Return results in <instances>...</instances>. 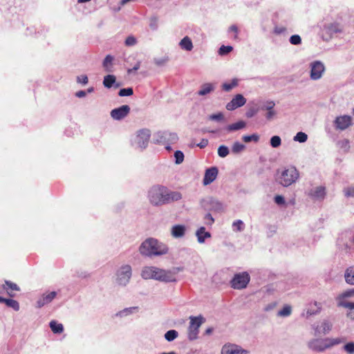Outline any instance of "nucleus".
<instances>
[{"label":"nucleus","mask_w":354,"mask_h":354,"mask_svg":"<svg viewBox=\"0 0 354 354\" xmlns=\"http://www.w3.org/2000/svg\"><path fill=\"white\" fill-rule=\"evenodd\" d=\"M148 198L152 205L159 207L180 200L182 194L171 191L165 186L156 185L148 191Z\"/></svg>","instance_id":"nucleus-1"},{"label":"nucleus","mask_w":354,"mask_h":354,"mask_svg":"<svg viewBox=\"0 0 354 354\" xmlns=\"http://www.w3.org/2000/svg\"><path fill=\"white\" fill-rule=\"evenodd\" d=\"M169 248L166 244L154 238L145 239L139 247V252L147 257H159L167 254Z\"/></svg>","instance_id":"nucleus-2"},{"label":"nucleus","mask_w":354,"mask_h":354,"mask_svg":"<svg viewBox=\"0 0 354 354\" xmlns=\"http://www.w3.org/2000/svg\"><path fill=\"white\" fill-rule=\"evenodd\" d=\"M140 275L145 280L154 279L165 283L176 281L175 271L167 270L156 266H145L141 270Z\"/></svg>","instance_id":"nucleus-3"},{"label":"nucleus","mask_w":354,"mask_h":354,"mask_svg":"<svg viewBox=\"0 0 354 354\" xmlns=\"http://www.w3.org/2000/svg\"><path fill=\"white\" fill-rule=\"evenodd\" d=\"M346 341L344 337H326L324 339L314 338L308 341L307 346L308 348L317 353H323L327 349L340 344Z\"/></svg>","instance_id":"nucleus-4"},{"label":"nucleus","mask_w":354,"mask_h":354,"mask_svg":"<svg viewBox=\"0 0 354 354\" xmlns=\"http://www.w3.org/2000/svg\"><path fill=\"white\" fill-rule=\"evenodd\" d=\"M299 176L295 167L290 166L282 171L277 170V181L283 187H288L295 183Z\"/></svg>","instance_id":"nucleus-5"},{"label":"nucleus","mask_w":354,"mask_h":354,"mask_svg":"<svg viewBox=\"0 0 354 354\" xmlns=\"http://www.w3.org/2000/svg\"><path fill=\"white\" fill-rule=\"evenodd\" d=\"M131 276V266L129 264H124L115 272V283L120 286L124 287L129 283Z\"/></svg>","instance_id":"nucleus-6"},{"label":"nucleus","mask_w":354,"mask_h":354,"mask_svg":"<svg viewBox=\"0 0 354 354\" xmlns=\"http://www.w3.org/2000/svg\"><path fill=\"white\" fill-rule=\"evenodd\" d=\"M189 325L188 326L187 337L189 340L194 341L198 338L199 333V328L205 322V318L201 316H190L189 317Z\"/></svg>","instance_id":"nucleus-7"},{"label":"nucleus","mask_w":354,"mask_h":354,"mask_svg":"<svg viewBox=\"0 0 354 354\" xmlns=\"http://www.w3.org/2000/svg\"><path fill=\"white\" fill-rule=\"evenodd\" d=\"M151 137V131L147 129H142L137 131L135 137L132 139V145L140 149H145Z\"/></svg>","instance_id":"nucleus-8"},{"label":"nucleus","mask_w":354,"mask_h":354,"mask_svg":"<svg viewBox=\"0 0 354 354\" xmlns=\"http://www.w3.org/2000/svg\"><path fill=\"white\" fill-rule=\"evenodd\" d=\"M250 280V274L247 272L235 274L230 281L231 287L234 289L241 290L246 288Z\"/></svg>","instance_id":"nucleus-9"},{"label":"nucleus","mask_w":354,"mask_h":354,"mask_svg":"<svg viewBox=\"0 0 354 354\" xmlns=\"http://www.w3.org/2000/svg\"><path fill=\"white\" fill-rule=\"evenodd\" d=\"M201 207L208 212H219L223 210V205L213 197H207L201 201Z\"/></svg>","instance_id":"nucleus-10"},{"label":"nucleus","mask_w":354,"mask_h":354,"mask_svg":"<svg viewBox=\"0 0 354 354\" xmlns=\"http://www.w3.org/2000/svg\"><path fill=\"white\" fill-rule=\"evenodd\" d=\"M315 335H325L330 333L333 328V323L329 319H324L312 326Z\"/></svg>","instance_id":"nucleus-11"},{"label":"nucleus","mask_w":354,"mask_h":354,"mask_svg":"<svg viewBox=\"0 0 354 354\" xmlns=\"http://www.w3.org/2000/svg\"><path fill=\"white\" fill-rule=\"evenodd\" d=\"M310 79L313 80H319L325 71V66L321 61H314L310 64Z\"/></svg>","instance_id":"nucleus-12"},{"label":"nucleus","mask_w":354,"mask_h":354,"mask_svg":"<svg viewBox=\"0 0 354 354\" xmlns=\"http://www.w3.org/2000/svg\"><path fill=\"white\" fill-rule=\"evenodd\" d=\"M307 195L314 201H322L326 195V188L324 186H317L310 189Z\"/></svg>","instance_id":"nucleus-13"},{"label":"nucleus","mask_w":354,"mask_h":354,"mask_svg":"<svg viewBox=\"0 0 354 354\" xmlns=\"http://www.w3.org/2000/svg\"><path fill=\"white\" fill-rule=\"evenodd\" d=\"M248 351L243 349L241 346L227 343L224 344L221 348V354H248Z\"/></svg>","instance_id":"nucleus-14"},{"label":"nucleus","mask_w":354,"mask_h":354,"mask_svg":"<svg viewBox=\"0 0 354 354\" xmlns=\"http://www.w3.org/2000/svg\"><path fill=\"white\" fill-rule=\"evenodd\" d=\"M340 28L337 23H326L324 24L322 28V36L326 37V39L330 38L334 34L340 32Z\"/></svg>","instance_id":"nucleus-15"},{"label":"nucleus","mask_w":354,"mask_h":354,"mask_svg":"<svg viewBox=\"0 0 354 354\" xmlns=\"http://www.w3.org/2000/svg\"><path fill=\"white\" fill-rule=\"evenodd\" d=\"M352 124V118L350 115H344L338 116L334 121V125L336 129L344 131L349 127Z\"/></svg>","instance_id":"nucleus-16"},{"label":"nucleus","mask_w":354,"mask_h":354,"mask_svg":"<svg viewBox=\"0 0 354 354\" xmlns=\"http://www.w3.org/2000/svg\"><path fill=\"white\" fill-rule=\"evenodd\" d=\"M130 110L131 109L129 105H122L111 110L110 115L113 120H121L128 115Z\"/></svg>","instance_id":"nucleus-17"},{"label":"nucleus","mask_w":354,"mask_h":354,"mask_svg":"<svg viewBox=\"0 0 354 354\" xmlns=\"http://www.w3.org/2000/svg\"><path fill=\"white\" fill-rule=\"evenodd\" d=\"M246 99L242 94H236L230 102L226 104V109L228 111H234L243 106L246 103Z\"/></svg>","instance_id":"nucleus-18"},{"label":"nucleus","mask_w":354,"mask_h":354,"mask_svg":"<svg viewBox=\"0 0 354 354\" xmlns=\"http://www.w3.org/2000/svg\"><path fill=\"white\" fill-rule=\"evenodd\" d=\"M218 169L216 167H212L205 170L203 183L204 185L211 184L217 177Z\"/></svg>","instance_id":"nucleus-19"},{"label":"nucleus","mask_w":354,"mask_h":354,"mask_svg":"<svg viewBox=\"0 0 354 354\" xmlns=\"http://www.w3.org/2000/svg\"><path fill=\"white\" fill-rule=\"evenodd\" d=\"M160 141L164 144L174 143L178 140V136L175 133L167 131L161 132L158 134Z\"/></svg>","instance_id":"nucleus-20"},{"label":"nucleus","mask_w":354,"mask_h":354,"mask_svg":"<svg viewBox=\"0 0 354 354\" xmlns=\"http://www.w3.org/2000/svg\"><path fill=\"white\" fill-rule=\"evenodd\" d=\"M2 288L6 291L10 297H14L16 295L15 292L20 290V288L16 283L10 281H5Z\"/></svg>","instance_id":"nucleus-21"},{"label":"nucleus","mask_w":354,"mask_h":354,"mask_svg":"<svg viewBox=\"0 0 354 354\" xmlns=\"http://www.w3.org/2000/svg\"><path fill=\"white\" fill-rule=\"evenodd\" d=\"M185 232L186 227L184 225H174L171 228V234L175 239L183 238Z\"/></svg>","instance_id":"nucleus-22"},{"label":"nucleus","mask_w":354,"mask_h":354,"mask_svg":"<svg viewBox=\"0 0 354 354\" xmlns=\"http://www.w3.org/2000/svg\"><path fill=\"white\" fill-rule=\"evenodd\" d=\"M139 311V307L138 306H132L129 308H125L120 311H118L115 316L122 318L125 317L130 316L131 315L136 314Z\"/></svg>","instance_id":"nucleus-23"},{"label":"nucleus","mask_w":354,"mask_h":354,"mask_svg":"<svg viewBox=\"0 0 354 354\" xmlns=\"http://www.w3.org/2000/svg\"><path fill=\"white\" fill-rule=\"evenodd\" d=\"M196 236L197 237L198 242L199 243H203L205 239L211 237V234L209 232H206L204 227H201L196 230Z\"/></svg>","instance_id":"nucleus-24"},{"label":"nucleus","mask_w":354,"mask_h":354,"mask_svg":"<svg viewBox=\"0 0 354 354\" xmlns=\"http://www.w3.org/2000/svg\"><path fill=\"white\" fill-rule=\"evenodd\" d=\"M245 127H246V122L243 120H239L236 122H234V123L227 125L225 127V129L228 132H232V131H236L243 129L245 128Z\"/></svg>","instance_id":"nucleus-25"},{"label":"nucleus","mask_w":354,"mask_h":354,"mask_svg":"<svg viewBox=\"0 0 354 354\" xmlns=\"http://www.w3.org/2000/svg\"><path fill=\"white\" fill-rule=\"evenodd\" d=\"M115 77L113 75H107L104 77L103 80V85L104 87L110 88L113 86H115V88L120 86L119 84H115Z\"/></svg>","instance_id":"nucleus-26"},{"label":"nucleus","mask_w":354,"mask_h":354,"mask_svg":"<svg viewBox=\"0 0 354 354\" xmlns=\"http://www.w3.org/2000/svg\"><path fill=\"white\" fill-rule=\"evenodd\" d=\"M215 89V86L212 83H205L201 85L200 90L198 91V95H206Z\"/></svg>","instance_id":"nucleus-27"},{"label":"nucleus","mask_w":354,"mask_h":354,"mask_svg":"<svg viewBox=\"0 0 354 354\" xmlns=\"http://www.w3.org/2000/svg\"><path fill=\"white\" fill-rule=\"evenodd\" d=\"M339 306L349 309L350 311L348 313L347 316L351 319H354V302L341 301L339 303Z\"/></svg>","instance_id":"nucleus-28"},{"label":"nucleus","mask_w":354,"mask_h":354,"mask_svg":"<svg viewBox=\"0 0 354 354\" xmlns=\"http://www.w3.org/2000/svg\"><path fill=\"white\" fill-rule=\"evenodd\" d=\"M346 282L349 285H354V266L348 267L344 273Z\"/></svg>","instance_id":"nucleus-29"},{"label":"nucleus","mask_w":354,"mask_h":354,"mask_svg":"<svg viewBox=\"0 0 354 354\" xmlns=\"http://www.w3.org/2000/svg\"><path fill=\"white\" fill-rule=\"evenodd\" d=\"M179 46L183 50H185L187 51H191L193 49L192 41L188 36L183 37L180 40Z\"/></svg>","instance_id":"nucleus-30"},{"label":"nucleus","mask_w":354,"mask_h":354,"mask_svg":"<svg viewBox=\"0 0 354 354\" xmlns=\"http://www.w3.org/2000/svg\"><path fill=\"white\" fill-rule=\"evenodd\" d=\"M0 303H4L8 307L12 308L16 311L19 310L18 301L12 299H6L0 297Z\"/></svg>","instance_id":"nucleus-31"},{"label":"nucleus","mask_w":354,"mask_h":354,"mask_svg":"<svg viewBox=\"0 0 354 354\" xmlns=\"http://www.w3.org/2000/svg\"><path fill=\"white\" fill-rule=\"evenodd\" d=\"M49 326L51 330L55 334H60L64 331V326L62 324L57 322L55 320H53L49 323Z\"/></svg>","instance_id":"nucleus-32"},{"label":"nucleus","mask_w":354,"mask_h":354,"mask_svg":"<svg viewBox=\"0 0 354 354\" xmlns=\"http://www.w3.org/2000/svg\"><path fill=\"white\" fill-rule=\"evenodd\" d=\"M245 149L246 147L244 144L239 141H236L232 145L231 151L233 154L238 155L243 152Z\"/></svg>","instance_id":"nucleus-33"},{"label":"nucleus","mask_w":354,"mask_h":354,"mask_svg":"<svg viewBox=\"0 0 354 354\" xmlns=\"http://www.w3.org/2000/svg\"><path fill=\"white\" fill-rule=\"evenodd\" d=\"M239 84V80L236 78H234L232 80L231 82H225L222 85V88L225 91H230L232 88H235L238 86Z\"/></svg>","instance_id":"nucleus-34"},{"label":"nucleus","mask_w":354,"mask_h":354,"mask_svg":"<svg viewBox=\"0 0 354 354\" xmlns=\"http://www.w3.org/2000/svg\"><path fill=\"white\" fill-rule=\"evenodd\" d=\"M232 228L234 232H243L245 229V224L243 221L238 219L232 223Z\"/></svg>","instance_id":"nucleus-35"},{"label":"nucleus","mask_w":354,"mask_h":354,"mask_svg":"<svg viewBox=\"0 0 354 354\" xmlns=\"http://www.w3.org/2000/svg\"><path fill=\"white\" fill-rule=\"evenodd\" d=\"M260 137L257 133H253L252 135H245L242 136V140L248 143L250 142H258L259 141Z\"/></svg>","instance_id":"nucleus-36"},{"label":"nucleus","mask_w":354,"mask_h":354,"mask_svg":"<svg viewBox=\"0 0 354 354\" xmlns=\"http://www.w3.org/2000/svg\"><path fill=\"white\" fill-rule=\"evenodd\" d=\"M113 61V57L108 55L105 57L103 61V66L105 70L108 72L111 71L112 62Z\"/></svg>","instance_id":"nucleus-37"},{"label":"nucleus","mask_w":354,"mask_h":354,"mask_svg":"<svg viewBox=\"0 0 354 354\" xmlns=\"http://www.w3.org/2000/svg\"><path fill=\"white\" fill-rule=\"evenodd\" d=\"M291 313H292L291 306L289 305H286L283 307V308L281 310H280L277 313V315L279 317H286L290 316L291 315Z\"/></svg>","instance_id":"nucleus-38"},{"label":"nucleus","mask_w":354,"mask_h":354,"mask_svg":"<svg viewBox=\"0 0 354 354\" xmlns=\"http://www.w3.org/2000/svg\"><path fill=\"white\" fill-rule=\"evenodd\" d=\"M178 336V333L176 330H169L165 334V338L168 342H172Z\"/></svg>","instance_id":"nucleus-39"},{"label":"nucleus","mask_w":354,"mask_h":354,"mask_svg":"<svg viewBox=\"0 0 354 354\" xmlns=\"http://www.w3.org/2000/svg\"><path fill=\"white\" fill-rule=\"evenodd\" d=\"M354 295V289L346 290L342 292L337 297V305L339 306V303L341 301H346L345 299L347 297H351Z\"/></svg>","instance_id":"nucleus-40"},{"label":"nucleus","mask_w":354,"mask_h":354,"mask_svg":"<svg viewBox=\"0 0 354 354\" xmlns=\"http://www.w3.org/2000/svg\"><path fill=\"white\" fill-rule=\"evenodd\" d=\"M313 305L316 307V309H314V308H309V309H308L307 312H306L308 315L310 316V315H316V314L319 313L321 311L322 304L320 303L315 301L313 304Z\"/></svg>","instance_id":"nucleus-41"},{"label":"nucleus","mask_w":354,"mask_h":354,"mask_svg":"<svg viewBox=\"0 0 354 354\" xmlns=\"http://www.w3.org/2000/svg\"><path fill=\"white\" fill-rule=\"evenodd\" d=\"M308 139V136L306 133L298 132L293 138L294 141L299 142L300 143L305 142Z\"/></svg>","instance_id":"nucleus-42"},{"label":"nucleus","mask_w":354,"mask_h":354,"mask_svg":"<svg viewBox=\"0 0 354 354\" xmlns=\"http://www.w3.org/2000/svg\"><path fill=\"white\" fill-rule=\"evenodd\" d=\"M230 153L229 148L225 145H221L218 148V155L221 158H225Z\"/></svg>","instance_id":"nucleus-43"},{"label":"nucleus","mask_w":354,"mask_h":354,"mask_svg":"<svg viewBox=\"0 0 354 354\" xmlns=\"http://www.w3.org/2000/svg\"><path fill=\"white\" fill-rule=\"evenodd\" d=\"M149 26L152 30H156L158 28V17L152 16L149 19Z\"/></svg>","instance_id":"nucleus-44"},{"label":"nucleus","mask_w":354,"mask_h":354,"mask_svg":"<svg viewBox=\"0 0 354 354\" xmlns=\"http://www.w3.org/2000/svg\"><path fill=\"white\" fill-rule=\"evenodd\" d=\"M270 145L273 148H277L281 145V139L279 136H273L270 138Z\"/></svg>","instance_id":"nucleus-45"},{"label":"nucleus","mask_w":354,"mask_h":354,"mask_svg":"<svg viewBox=\"0 0 354 354\" xmlns=\"http://www.w3.org/2000/svg\"><path fill=\"white\" fill-rule=\"evenodd\" d=\"M274 106H275V103L274 101L268 100L263 103V104L261 107V109L268 111L274 109Z\"/></svg>","instance_id":"nucleus-46"},{"label":"nucleus","mask_w":354,"mask_h":354,"mask_svg":"<svg viewBox=\"0 0 354 354\" xmlns=\"http://www.w3.org/2000/svg\"><path fill=\"white\" fill-rule=\"evenodd\" d=\"M232 50V46L223 45L219 48L218 54L221 56H223L230 53Z\"/></svg>","instance_id":"nucleus-47"},{"label":"nucleus","mask_w":354,"mask_h":354,"mask_svg":"<svg viewBox=\"0 0 354 354\" xmlns=\"http://www.w3.org/2000/svg\"><path fill=\"white\" fill-rule=\"evenodd\" d=\"M133 88L131 87H129V88H121L119 91L118 95L121 97H124V96H131L133 95Z\"/></svg>","instance_id":"nucleus-48"},{"label":"nucleus","mask_w":354,"mask_h":354,"mask_svg":"<svg viewBox=\"0 0 354 354\" xmlns=\"http://www.w3.org/2000/svg\"><path fill=\"white\" fill-rule=\"evenodd\" d=\"M175 163L179 165L184 160V154L181 151H176L174 153Z\"/></svg>","instance_id":"nucleus-49"},{"label":"nucleus","mask_w":354,"mask_h":354,"mask_svg":"<svg viewBox=\"0 0 354 354\" xmlns=\"http://www.w3.org/2000/svg\"><path fill=\"white\" fill-rule=\"evenodd\" d=\"M209 120L216 122H222L224 120V115L221 112L216 114H212L209 115Z\"/></svg>","instance_id":"nucleus-50"},{"label":"nucleus","mask_w":354,"mask_h":354,"mask_svg":"<svg viewBox=\"0 0 354 354\" xmlns=\"http://www.w3.org/2000/svg\"><path fill=\"white\" fill-rule=\"evenodd\" d=\"M124 44L127 46H133L137 44V39L134 36L130 35L127 37Z\"/></svg>","instance_id":"nucleus-51"},{"label":"nucleus","mask_w":354,"mask_h":354,"mask_svg":"<svg viewBox=\"0 0 354 354\" xmlns=\"http://www.w3.org/2000/svg\"><path fill=\"white\" fill-rule=\"evenodd\" d=\"M344 351H346L348 354L354 353V342H350L346 343L343 347Z\"/></svg>","instance_id":"nucleus-52"},{"label":"nucleus","mask_w":354,"mask_h":354,"mask_svg":"<svg viewBox=\"0 0 354 354\" xmlns=\"http://www.w3.org/2000/svg\"><path fill=\"white\" fill-rule=\"evenodd\" d=\"M290 43L292 45H299L301 43V37L299 35H293L290 37Z\"/></svg>","instance_id":"nucleus-53"},{"label":"nucleus","mask_w":354,"mask_h":354,"mask_svg":"<svg viewBox=\"0 0 354 354\" xmlns=\"http://www.w3.org/2000/svg\"><path fill=\"white\" fill-rule=\"evenodd\" d=\"M203 219L204 223L207 225H212L214 223V218L209 212L205 214Z\"/></svg>","instance_id":"nucleus-54"},{"label":"nucleus","mask_w":354,"mask_h":354,"mask_svg":"<svg viewBox=\"0 0 354 354\" xmlns=\"http://www.w3.org/2000/svg\"><path fill=\"white\" fill-rule=\"evenodd\" d=\"M338 145L340 148L343 149L345 151H348L350 148L349 141L347 139H344L338 142Z\"/></svg>","instance_id":"nucleus-55"},{"label":"nucleus","mask_w":354,"mask_h":354,"mask_svg":"<svg viewBox=\"0 0 354 354\" xmlns=\"http://www.w3.org/2000/svg\"><path fill=\"white\" fill-rule=\"evenodd\" d=\"M57 294L56 291H51L48 293L46 292V304L51 302L55 298Z\"/></svg>","instance_id":"nucleus-56"},{"label":"nucleus","mask_w":354,"mask_h":354,"mask_svg":"<svg viewBox=\"0 0 354 354\" xmlns=\"http://www.w3.org/2000/svg\"><path fill=\"white\" fill-rule=\"evenodd\" d=\"M76 81L79 84L86 85L88 82V79L87 75H79L76 77Z\"/></svg>","instance_id":"nucleus-57"},{"label":"nucleus","mask_w":354,"mask_h":354,"mask_svg":"<svg viewBox=\"0 0 354 354\" xmlns=\"http://www.w3.org/2000/svg\"><path fill=\"white\" fill-rule=\"evenodd\" d=\"M286 28L281 26H276L274 28V32L276 35H282L286 33Z\"/></svg>","instance_id":"nucleus-58"},{"label":"nucleus","mask_w":354,"mask_h":354,"mask_svg":"<svg viewBox=\"0 0 354 354\" xmlns=\"http://www.w3.org/2000/svg\"><path fill=\"white\" fill-rule=\"evenodd\" d=\"M344 195L346 197H354V186L346 188L344 189Z\"/></svg>","instance_id":"nucleus-59"},{"label":"nucleus","mask_w":354,"mask_h":354,"mask_svg":"<svg viewBox=\"0 0 354 354\" xmlns=\"http://www.w3.org/2000/svg\"><path fill=\"white\" fill-rule=\"evenodd\" d=\"M274 202L279 205L285 204V199L283 196L277 195L274 197Z\"/></svg>","instance_id":"nucleus-60"},{"label":"nucleus","mask_w":354,"mask_h":354,"mask_svg":"<svg viewBox=\"0 0 354 354\" xmlns=\"http://www.w3.org/2000/svg\"><path fill=\"white\" fill-rule=\"evenodd\" d=\"M257 109H250L246 112L245 115L248 118H252L254 115L257 114Z\"/></svg>","instance_id":"nucleus-61"},{"label":"nucleus","mask_w":354,"mask_h":354,"mask_svg":"<svg viewBox=\"0 0 354 354\" xmlns=\"http://www.w3.org/2000/svg\"><path fill=\"white\" fill-rule=\"evenodd\" d=\"M276 114H277V113L274 109L268 111L267 113L266 114V118L267 120H270L274 118V116Z\"/></svg>","instance_id":"nucleus-62"},{"label":"nucleus","mask_w":354,"mask_h":354,"mask_svg":"<svg viewBox=\"0 0 354 354\" xmlns=\"http://www.w3.org/2000/svg\"><path fill=\"white\" fill-rule=\"evenodd\" d=\"M229 32H234V38L236 39L237 38V35H238V32H239V30H238V27L236 26V25H232L230 28H229V30H228Z\"/></svg>","instance_id":"nucleus-63"},{"label":"nucleus","mask_w":354,"mask_h":354,"mask_svg":"<svg viewBox=\"0 0 354 354\" xmlns=\"http://www.w3.org/2000/svg\"><path fill=\"white\" fill-rule=\"evenodd\" d=\"M208 142H208L207 139L203 138V139L201 140V141L198 144H197V146L198 147H200L201 149H203V148H205V147L207 146Z\"/></svg>","instance_id":"nucleus-64"}]
</instances>
